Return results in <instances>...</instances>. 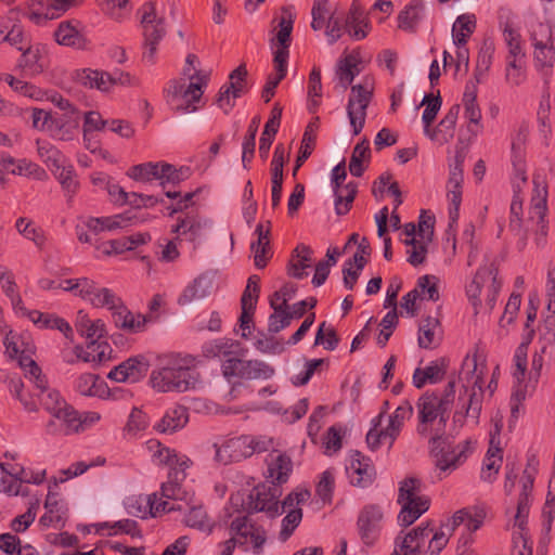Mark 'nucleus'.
Returning a JSON list of instances; mask_svg holds the SVG:
<instances>
[{
	"mask_svg": "<svg viewBox=\"0 0 555 555\" xmlns=\"http://www.w3.org/2000/svg\"><path fill=\"white\" fill-rule=\"evenodd\" d=\"M455 398V380L447 384L443 392L426 391L417 400L416 433L428 439L429 453L435 459V466L444 473L456 469L473 452L470 441L451 448L450 438L446 435L449 412Z\"/></svg>",
	"mask_w": 555,
	"mask_h": 555,
	"instance_id": "f257e3e1",
	"label": "nucleus"
},
{
	"mask_svg": "<svg viewBox=\"0 0 555 555\" xmlns=\"http://www.w3.org/2000/svg\"><path fill=\"white\" fill-rule=\"evenodd\" d=\"M198 377L192 356L167 353L157 358L150 384L159 392H184L195 387Z\"/></svg>",
	"mask_w": 555,
	"mask_h": 555,
	"instance_id": "f03ea898",
	"label": "nucleus"
},
{
	"mask_svg": "<svg viewBox=\"0 0 555 555\" xmlns=\"http://www.w3.org/2000/svg\"><path fill=\"white\" fill-rule=\"evenodd\" d=\"M222 375L231 382L232 378L240 379H269L274 375V369L260 360H243L228 358L221 365Z\"/></svg>",
	"mask_w": 555,
	"mask_h": 555,
	"instance_id": "7ed1b4c3",
	"label": "nucleus"
},
{
	"mask_svg": "<svg viewBox=\"0 0 555 555\" xmlns=\"http://www.w3.org/2000/svg\"><path fill=\"white\" fill-rule=\"evenodd\" d=\"M295 15L291 8H282V13L279 22V30L272 42H275L276 50L274 51V68L275 74L286 76L287 74V60L289 56V47L292 43V31Z\"/></svg>",
	"mask_w": 555,
	"mask_h": 555,
	"instance_id": "20e7f679",
	"label": "nucleus"
},
{
	"mask_svg": "<svg viewBox=\"0 0 555 555\" xmlns=\"http://www.w3.org/2000/svg\"><path fill=\"white\" fill-rule=\"evenodd\" d=\"M384 512L379 504H365L358 514L357 530L365 546L372 547L379 540L383 530Z\"/></svg>",
	"mask_w": 555,
	"mask_h": 555,
	"instance_id": "39448f33",
	"label": "nucleus"
},
{
	"mask_svg": "<svg viewBox=\"0 0 555 555\" xmlns=\"http://www.w3.org/2000/svg\"><path fill=\"white\" fill-rule=\"evenodd\" d=\"M76 328L81 336L90 340L88 349H91L93 352L96 351V354L92 357V360L98 359V361L102 362L109 359L112 349L108 344L98 343L100 338L106 335V325L101 319L92 321L86 313L79 311Z\"/></svg>",
	"mask_w": 555,
	"mask_h": 555,
	"instance_id": "423d86ee",
	"label": "nucleus"
},
{
	"mask_svg": "<svg viewBox=\"0 0 555 555\" xmlns=\"http://www.w3.org/2000/svg\"><path fill=\"white\" fill-rule=\"evenodd\" d=\"M372 96L373 87L367 80L365 83H359L351 87V93L347 104V114L354 135H358L364 127L366 108Z\"/></svg>",
	"mask_w": 555,
	"mask_h": 555,
	"instance_id": "0eeeda50",
	"label": "nucleus"
},
{
	"mask_svg": "<svg viewBox=\"0 0 555 555\" xmlns=\"http://www.w3.org/2000/svg\"><path fill=\"white\" fill-rule=\"evenodd\" d=\"M247 76L246 64L242 63L230 73L229 82L220 88L216 103L224 114H229L234 107V102L231 99H238L248 92Z\"/></svg>",
	"mask_w": 555,
	"mask_h": 555,
	"instance_id": "6e6552de",
	"label": "nucleus"
},
{
	"mask_svg": "<svg viewBox=\"0 0 555 555\" xmlns=\"http://www.w3.org/2000/svg\"><path fill=\"white\" fill-rule=\"evenodd\" d=\"M281 490L278 487L260 483L253 488L247 498V511L249 513L266 512L270 518L282 514L278 499Z\"/></svg>",
	"mask_w": 555,
	"mask_h": 555,
	"instance_id": "1a4fd4ad",
	"label": "nucleus"
},
{
	"mask_svg": "<svg viewBox=\"0 0 555 555\" xmlns=\"http://www.w3.org/2000/svg\"><path fill=\"white\" fill-rule=\"evenodd\" d=\"M150 370V362L143 354L130 357L107 374V378L116 383L135 384L142 380Z\"/></svg>",
	"mask_w": 555,
	"mask_h": 555,
	"instance_id": "9d476101",
	"label": "nucleus"
},
{
	"mask_svg": "<svg viewBox=\"0 0 555 555\" xmlns=\"http://www.w3.org/2000/svg\"><path fill=\"white\" fill-rule=\"evenodd\" d=\"M216 449V460L222 464L240 462L251 456L256 451L254 440L247 436L232 438L221 446L214 444Z\"/></svg>",
	"mask_w": 555,
	"mask_h": 555,
	"instance_id": "9b49d317",
	"label": "nucleus"
},
{
	"mask_svg": "<svg viewBox=\"0 0 555 555\" xmlns=\"http://www.w3.org/2000/svg\"><path fill=\"white\" fill-rule=\"evenodd\" d=\"M115 326L128 334H139L147 330V325L153 320L151 317H143L142 313H132L127 306L119 304L115 310L111 312Z\"/></svg>",
	"mask_w": 555,
	"mask_h": 555,
	"instance_id": "f8f14e48",
	"label": "nucleus"
},
{
	"mask_svg": "<svg viewBox=\"0 0 555 555\" xmlns=\"http://www.w3.org/2000/svg\"><path fill=\"white\" fill-rule=\"evenodd\" d=\"M350 457V466L347 469L350 472L351 483L360 488L370 487L376 478V470L371 459L357 450L351 452Z\"/></svg>",
	"mask_w": 555,
	"mask_h": 555,
	"instance_id": "ddd939ff",
	"label": "nucleus"
},
{
	"mask_svg": "<svg viewBox=\"0 0 555 555\" xmlns=\"http://www.w3.org/2000/svg\"><path fill=\"white\" fill-rule=\"evenodd\" d=\"M50 414L54 418L47 425V430L50 434L70 435L80 430L79 413L68 403Z\"/></svg>",
	"mask_w": 555,
	"mask_h": 555,
	"instance_id": "4468645a",
	"label": "nucleus"
},
{
	"mask_svg": "<svg viewBox=\"0 0 555 555\" xmlns=\"http://www.w3.org/2000/svg\"><path fill=\"white\" fill-rule=\"evenodd\" d=\"M434 532L430 522L422 524L418 527L409 531L402 539L399 550H395L397 555H420L429 535ZM399 537L396 539L398 543Z\"/></svg>",
	"mask_w": 555,
	"mask_h": 555,
	"instance_id": "2eb2a0df",
	"label": "nucleus"
},
{
	"mask_svg": "<svg viewBox=\"0 0 555 555\" xmlns=\"http://www.w3.org/2000/svg\"><path fill=\"white\" fill-rule=\"evenodd\" d=\"M212 289V279L202 274L193 280L178 298V305L186 308H195L201 300L210 294Z\"/></svg>",
	"mask_w": 555,
	"mask_h": 555,
	"instance_id": "dca6fc26",
	"label": "nucleus"
},
{
	"mask_svg": "<svg viewBox=\"0 0 555 555\" xmlns=\"http://www.w3.org/2000/svg\"><path fill=\"white\" fill-rule=\"evenodd\" d=\"M486 515L483 507L462 508L453 514L444 527L453 533L461 525H465L468 532H475L482 526Z\"/></svg>",
	"mask_w": 555,
	"mask_h": 555,
	"instance_id": "f3484780",
	"label": "nucleus"
},
{
	"mask_svg": "<svg viewBox=\"0 0 555 555\" xmlns=\"http://www.w3.org/2000/svg\"><path fill=\"white\" fill-rule=\"evenodd\" d=\"M267 472L266 478L272 486L278 487L287 482L293 472V462L285 453H271L266 459Z\"/></svg>",
	"mask_w": 555,
	"mask_h": 555,
	"instance_id": "a211bd4d",
	"label": "nucleus"
},
{
	"mask_svg": "<svg viewBox=\"0 0 555 555\" xmlns=\"http://www.w3.org/2000/svg\"><path fill=\"white\" fill-rule=\"evenodd\" d=\"M22 55L17 61V66L27 70L30 75L41 74L48 67V59L46 48L36 44L23 49Z\"/></svg>",
	"mask_w": 555,
	"mask_h": 555,
	"instance_id": "6ab92c4d",
	"label": "nucleus"
},
{
	"mask_svg": "<svg viewBox=\"0 0 555 555\" xmlns=\"http://www.w3.org/2000/svg\"><path fill=\"white\" fill-rule=\"evenodd\" d=\"M78 125L79 118L77 115L52 114L47 131L56 140L69 141L74 138Z\"/></svg>",
	"mask_w": 555,
	"mask_h": 555,
	"instance_id": "aec40b11",
	"label": "nucleus"
},
{
	"mask_svg": "<svg viewBox=\"0 0 555 555\" xmlns=\"http://www.w3.org/2000/svg\"><path fill=\"white\" fill-rule=\"evenodd\" d=\"M78 24V22L74 24L73 21L61 22L54 31L55 41L61 46L85 50L88 46V40L77 29Z\"/></svg>",
	"mask_w": 555,
	"mask_h": 555,
	"instance_id": "412c9836",
	"label": "nucleus"
},
{
	"mask_svg": "<svg viewBox=\"0 0 555 555\" xmlns=\"http://www.w3.org/2000/svg\"><path fill=\"white\" fill-rule=\"evenodd\" d=\"M472 365L473 369L468 373L472 374L474 377L473 387L469 393V398L467 403H465L463 406L466 410V415L470 416L475 420L479 418L480 412H481V405H482V397H483V376L482 372L477 374V359L474 357L472 359Z\"/></svg>",
	"mask_w": 555,
	"mask_h": 555,
	"instance_id": "4be33fe9",
	"label": "nucleus"
},
{
	"mask_svg": "<svg viewBox=\"0 0 555 555\" xmlns=\"http://www.w3.org/2000/svg\"><path fill=\"white\" fill-rule=\"evenodd\" d=\"M460 104L452 105L435 129L427 135L440 143H448L454 137L455 125L460 114Z\"/></svg>",
	"mask_w": 555,
	"mask_h": 555,
	"instance_id": "5701e85b",
	"label": "nucleus"
},
{
	"mask_svg": "<svg viewBox=\"0 0 555 555\" xmlns=\"http://www.w3.org/2000/svg\"><path fill=\"white\" fill-rule=\"evenodd\" d=\"M76 79L85 87L108 92L112 89V74L101 69L83 68L76 73Z\"/></svg>",
	"mask_w": 555,
	"mask_h": 555,
	"instance_id": "b1692460",
	"label": "nucleus"
},
{
	"mask_svg": "<svg viewBox=\"0 0 555 555\" xmlns=\"http://www.w3.org/2000/svg\"><path fill=\"white\" fill-rule=\"evenodd\" d=\"M401 509L398 514V524L401 527H409L415 522L424 513L429 509L430 499L429 498H416L411 502H404L401 504Z\"/></svg>",
	"mask_w": 555,
	"mask_h": 555,
	"instance_id": "393cba45",
	"label": "nucleus"
},
{
	"mask_svg": "<svg viewBox=\"0 0 555 555\" xmlns=\"http://www.w3.org/2000/svg\"><path fill=\"white\" fill-rule=\"evenodd\" d=\"M312 249L305 245L299 244L293 250L292 259L288 262L287 273L295 279H304L308 275L306 269L310 267L312 258Z\"/></svg>",
	"mask_w": 555,
	"mask_h": 555,
	"instance_id": "a878e982",
	"label": "nucleus"
},
{
	"mask_svg": "<svg viewBox=\"0 0 555 555\" xmlns=\"http://www.w3.org/2000/svg\"><path fill=\"white\" fill-rule=\"evenodd\" d=\"M319 117H314L306 127L301 145L299 149L298 156L295 160V166L293 169V176L295 177L297 175L298 169L302 166V164L310 157L312 154L314 146H315V131L319 128Z\"/></svg>",
	"mask_w": 555,
	"mask_h": 555,
	"instance_id": "bb28decb",
	"label": "nucleus"
},
{
	"mask_svg": "<svg viewBox=\"0 0 555 555\" xmlns=\"http://www.w3.org/2000/svg\"><path fill=\"white\" fill-rule=\"evenodd\" d=\"M189 422L188 409L183 405H176L169 409L155 428L160 433H175L183 428Z\"/></svg>",
	"mask_w": 555,
	"mask_h": 555,
	"instance_id": "cd10ccee",
	"label": "nucleus"
},
{
	"mask_svg": "<svg viewBox=\"0 0 555 555\" xmlns=\"http://www.w3.org/2000/svg\"><path fill=\"white\" fill-rule=\"evenodd\" d=\"M424 2L423 0H412L398 15V28L415 33L418 23L423 18Z\"/></svg>",
	"mask_w": 555,
	"mask_h": 555,
	"instance_id": "c85d7f7f",
	"label": "nucleus"
},
{
	"mask_svg": "<svg viewBox=\"0 0 555 555\" xmlns=\"http://www.w3.org/2000/svg\"><path fill=\"white\" fill-rule=\"evenodd\" d=\"M499 444L498 442V444L494 446V436H492L481 470V479L485 481L492 482L500 470L503 461V450Z\"/></svg>",
	"mask_w": 555,
	"mask_h": 555,
	"instance_id": "c756f323",
	"label": "nucleus"
},
{
	"mask_svg": "<svg viewBox=\"0 0 555 555\" xmlns=\"http://www.w3.org/2000/svg\"><path fill=\"white\" fill-rule=\"evenodd\" d=\"M36 144L39 157L51 170V172L53 169L59 170L61 166L69 162L66 156L49 141L37 140Z\"/></svg>",
	"mask_w": 555,
	"mask_h": 555,
	"instance_id": "7c9ffc66",
	"label": "nucleus"
},
{
	"mask_svg": "<svg viewBox=\"0 0 555 555\" xmlns=\"http://www.w3.org/2000/svg\"><path fill=\"white\" fill-rule=\"evenodd\" d=\"M371 158L370 142L366 138L362 139L354 147L349 162V171L354 177H362Z\"/></svg>",
	"mask_w": 555,
	"mask_h": 555,
	"instance_id": "2f4dec72",
	"label": "nucleus"
},
{
	"mask_svg": "<svg viewBox=\"0 0 555 555\" xmlns=\"http://www.w3.org/2000/svg\"><path fill=\"white\" fill-rule=\"evenodd\" d=\"M476 29V17L474 14H462L453 24L452 35L455 46H465L468 38Z\"/></svg>",
	"mask_w": 555,
	"mask_h": 555,
	"instance_id": "473e14b6",
	"label": "nucleus"
},
{
	"mask_svg": "<svg viewBox=\"0 0 555 555\" xmlns=\"http://www.w3.org/2000/svg\"><path fill=\"white\" fill-rule=\"evenodd\" d=\"M413 414V406L410 402L405 401L399 405L389 417L388 426L385 429V434H389V446L391 447L397 436L400 433L401 427L406 418Z\"/></svg>",
	"mask_w": 555,
	"mask_h": 555,
	"instance_id": "72a5a7b5",
	"label": "nucleus"
},
{
	"mask_svg": "<svg viewBox=\"0 0 555 555\" xmlns=\"http://www.w3.org/2000/svg\"><path fill=\"white\" fill-rule=\"evenodd\" d=\"M270 307L273 309V313L269 317L268 332L276 334L289 326L295 318L291 313V307L279 306L274 299L270 300Z\"/></svg>",
	"mask_w": 555,
	"mask_h": 555,
	"instance_id": "f704fd0d",
	"label": "nucleus"
},
{
	"mask_svg": "<svg viewBox=\"0 0 555 555\" xmlns=\"http://www.w3.org/2000/svg\"><path fill=\"white\" fill-rule=\"evenodd\" d=\"M346 31L356 40L366 37L369 23L362 17V12L352 3L349 13L345 20Z\"/></svg>",
	"mask_w": 555,
	"mask_h": 555,
	"instance_id": "c9c22d12",
	"label": "nucleus"
},
{
	"mask_svg": "<svg viewBox=\"0 0 555 555\" xmlns=\"http://www.w3.org/2000/svg\"><path fill=\"white\" fill-rule=\"evenodd\" d=\"M52 173L59 180L63 191L68 196V201L77 193L79 189V182L74 169V166L67 162L61 166L60 169H53Z\"/></svg>",
	"mask_w": 555,
	"mask_h": 555,
	"instance_id": "e433bc0d",
	"label": "nucleus"
},
{
	"mask_svg": "<svg viewBox=\"0 0 555 555\" xmlns=\"http://www.w3.org/2000/svg\"><path fill=\"white\" fill-rule=\"evenodd\" d=\"M166 31L151 29L147 33H143V52L142 62L147 65H154L157 60V46L165 37Z\"/></svg>",
	"mask_w": 555,
	"mask_h": 555,
	"instance_id": "4c0bfd02",
	"label": "nucleus"
},
{
	"mask_svg": "<svg viewBox=\"0 0 555 555\" xmlns=\"http://www.w3.org/2000/svg\"><path fill=\"white\" fill-rule=\"evenodd\" d=\"M498 274V270L491 266L489 268L483 267L477 270L473 281L466 287V294L472 305L477 308L480 306V293L486 276H493Z\"/></svg>",
	"mask_w": 555,
	"mask_h": 555,
	"instance_id": "58836bf2",
	"label": "nucleus"
},
{
	"mask_svg": "<svg viewBox=\"0 0 555 555\" xmlns=\"http://www.w3.org/2000/svg\"><path fill=\"white\" fill-rule=\"evenodd\" d=\"M533 186L529 214H545L547 211V185L544 178L540 175H534Z\"/></svg>",
	"mask_w": 555,
	"mask_h": 555,
	"instance_id": "ea45409f",
	"label": "nucleus"
},
{
	"mask_svg": "<svg viewBox=\"0 0 555 555\" xmlns=\"http://www.w3.org/2000/svg\"><path fill=\"white\" fill-rule=\"evenodd\" d=\"M440 322L436 318L427 317L424 319L418 328V346L424 349H430L439 344L436 336V328Z\"/></svg>",
	"mask_w": 555,
	"mask_h": 555,
	"instance_id": "a19ab883",
	"label": "nucleus"
},
{
	"mask_svg": "<svg viewBox=\"0 0 555 555\" xmlns=\"http://www.w3.org/2000/svg\"><path fill=\"white\" fill-rule=\"evenodd\" d=\"M240 343L228 338H218L203 346V354L207 358L228 357L236 352Z\"/></svg>",
	"mask_w": 555,
	"mask_h": 555,
	"instance_id": "79ce46f5",
	"label": "nucleus"
},
{
	"mask_svg": "<svg viewBox=\"0 0 555 555\" xmlns=\"http://www.w3.org/2000/svg\"><path fill=\"white\" fill-rule=\"evenodd\" d=\"M260 124V116H255L247 129L242 144V163L245 169H248V163L251 162L255 155L256 135Z\"/></svg>",
	"mask_w": 555,
	"mask_h": 555,
	"instance_id": "37998d69",
	"label": "nucleus"
},
{
	"mask_svg": "<svg viewBox=\"0 0 555 555\" xmlns=\"http://www.w3.org/2000/svg\"><path fill=\"white\" fill-rule=\"evenodd\" d=\"M421 105L426 106L423 112L422 120L424 124V131L427 134V133H429L430 126L434 122V120L436 119L437 114L440 111L441 105H442V99L440 95V91L438 90L436 94H434V93L426 94L423 98Z\"/></svg>",
	"mask_w": 555,
	"mask_h": 555,
	"instance_id": "c03bdc74",
	"label": "nucleus"
},
{
	"mask_svg": "<svg viewBox=\"0 0 555 555\" xmlns=\"http://www.w3.org/2000/svg\"><path fill=\"white\" fill-rule=\"evenodd\" d=\"M160 185L165 189L166 184L178 185L180 182L189 179L191 176L190 167L176 168L173 165L162 162L160 166Z\"/></svg>",
	"mask_w": 555,
	"mask_h": 555,
	"instance_id": "a18cd8bd",
	"label": "nucleus"
},
{
	"mask_svg": "<svg viewBox=\"0 0 555 555\" xmlns=\"http://www.w3.org/2000/svg\"><path fill=\"white\" fill-rule=\"evenodd\" d=\"M416 498H428L422 494V481L415 477H406L400 481L397 499L398 504H404V502L409 500L413 502Z\"/></svg>",
	"mask_w": 555,
	"mask_h": 555,
	"instance_id": "49530a36",
	"label": "nucleus"
},
{
	"mask_svg": "<svg viewBox=\"0 0 555 555\" xmlns=\"http://www.w3.org/2000/svg\"><path fill=\"white\" fill-rule=\"evenodd\" d=\"M102 529L114 530V532H108L107 535H109V537L117 534V533H125V534L130 535L131 538H139V539L142 538V531L139 527L138 521H135L133 519H129V518L121 519V520L115 521L113 524L108 522V521L101 522L98 525V531H100Z\"/></svg>",
	"mask_w": 555,
	"mask_h": 555,
	"instance_id": "de8ad7c7",
	"label": "nucleus"
},
{
	"mask_svg": "<svg viewBox=\"0 0 555 555\" xmlns=\"http://www.w3.org/2000/svg\"><path fill=\"white\" fill-rule=\"evenodd\" d=\"M162 162L143 163L129 168L127 175L137 181L147 182L153 179L159 180Z\"/></svg>",
	"mask_w": 555,
	"mask_h": 555,
	"instance_id": "09e8293b",
	"label": "nucleus"
},
{
	"mask_svg": "<svg viewBox=\"0 0 555 555\" xmlns=\"http://www.w3.org/2000/svg\"><path fill=\"white\" fill-rule=\"evenodd\" d=\"M0 469L7 476H10L21 482H26V483L40 485L41 482H43L44 477H46V470L40 472V473L30 472L28 474V473H26L25 468L22 466L15 467V466H11L5 463H0Z\"/></svg>",
	"mask_w": 555,
	"mask_h": 555,
	"instance_id": "8fccbe9b",
	"label": "nucleus"
},
{
	"mask_svg": "<svg viewBox=\"0 0 555 555\" xmlns=\"http://www.w3.org/2000/svg\"><path fill=\"white\" fill-rule=\"evenodd\" d=\"M184 522L188 527L206 531L207 533H210L214 528V524L210 521L206 511L202 506L191 507L189 513L185 515Z\"/></svg>",
	"mask_w": 555,
	"mask_h": 555,
	"instance_id": "3c124183",
	"label": "nucleus"
},
{
	"mask_svg": "<svg viewBox=\"0 0 555 555\" xmlns=\"http://www.w3.org/2000/svg\"><path fill=\"white\" fill-rule=\"evenodd\" d=\"M191 82L184 87L183 98L190 96L193 101H201L204 88L208 85L209 75L203 74L201 70H195L194 74L189 75Z\"/></svg>",
	"mask_w": 555,
	"mask_h": 555,
	"instance_id": "603ef678",
	"label": "nucleus"
},
{
	"mask_svg": "<svg viewBox=\"0 0 555 555\" xmlns=\"http://www.w3.org/2000/svg\"><path fill=\"white\" fill-rule=\"evenodd\" d=\"M180 474L179 472L168 473V480L163 482L160 487V492L164 498L170 500H182L184 498V491L181 486L184 479Z\"/></svg>",
	"mask_w": 555,
	"mask_h": 555,
	"instance_id": "864d4df0",
	"label": "nucleus"
},
{
	"mask_svg": "<svg viewBox=\"0 0 555 555\" xmlns=\"http://www.w3.org/2000/svg\"><path fill=\"white\" fill-rule=\"evenodd\" d=\"M140 12H142L141 25L143 33H147V30L151 29L166 31L164 20L157 17L155 3L153 1L145 2L140 9Z\"/></svg>",
	"mask_w": 555,
	"mask_h": 555,
	"instance_id": "5fc2aeb1",
	"label": "nucleus"
},
{
	"mask_svg": "<svg viewBox=\"0 0 555 555\" xmlns=\"http://www.w3.org/2000/svg\"><path fill=\"white\" fill-rule=\"evenodd\" d=\"M464 117L468 120L467 130L473 137H477L483 129L481 124V109L477 102L463 103Z\"/></svg>",
	"mask_w": 555,
	"mask_h": 555,
	"instance_id": "6e6d98bb",
	"label": "nucleus"
},
{
	"mask_svg": "<svg viewBox=\"0 0 555 555\" xmlns=\"http://www.w3.org/2000/svg\"><path fill=\"white\" fill-rule=\"evenodd\" d=\"M90 302L95 308L106 307L112 312L119 304L122 302V299L112 289L102 287L96 291L93 297H90Z\"/></svg>",
	"mask_w": 555,
	"mask_h": 555,
	"instance_id": "4d7b16f0",
	"label": "nucleus"
},
{
	"mask_svg": "<svg viewBox=\"0 0 555 555\" xmlns=\"http://www.w3.org/2000/svg\"><path fill=\"white\" fill-rule=\"evenodd\" d=\"M202 224L193 216H186L185 218H179L176 225L172 227L171 232L188 235L190 241H195L201 233Z\"/></svg>",
	"mask_w": 555,
	"mask_h": 555,
	"instance_id": "13d9d810",
	"label": "nucleus"
},
{
	"mask_svg": "<svg viewBox=\"0 0 555 555\" xmlns=\"http://www.w3.org/2000/svg\"><path fill=\"white\" fill-rule=\"evenodd\" d=\"M301 519L302 511L300 507L288 511L287 515L282 520V529L279 534L282 542H285L291 538L294 530L299 526Z\"/></svg>",
	"mask_w": 555,
	"mask_h": 555,
	"instance_id": "bf43d9fd",
	"label": "nucleus"
},
{
	"mask_svg": "<svg viewBox=\"0 0 555 555\" xmlns=\"http://www.w3.org/2000/svg\"><path fill=\"white\" fill-rule=\"evenodd\" d=\"M325 322H322L315 334L314 345H324L326 350H335L339 344V337L334 327L328 326L325 330Z\"/></svg>",
	"mask_w": 555,
	"mask_h": 555,
	"instance_id": "052dcab7",
	"label": "nucleus"
},
{
	"mask_svg": "<svg viewBox=\"0 0 555 555\" xmlns=\"http://www.w3.org/2000/svg\"><path fill=\"white\" fill-rule=\"evenodd\" d=\"M352 68H356V57L352 55H347L337 63L336 76L344 89H347L353 81Z\"/></svg>",
	"mask_w": 555,
	"mask_h": 555,
	"instance_id": "680f3d73",
	"label": "nucleus"
},
{
	"mask_svg": "<svg viewBox=\"0 0 555 555\" xmlns=\"http://www.w3.org/2000/svg\"><path fill=\"white\" fill-rule=\"evenodd\" d=\"M25 39L24 29L21 25L14 24L11 27L5 23L0 35V43L8 42L10 46L17 48L23 51V43Z\"/></svg>",
	"mask_w": 555,
	"mask_h": 555,
	"instance_id": "e2e57ef3",
	"label": "nucleus"
},
{
	"mask_svg": "<svg viewBox=\"0 0 555 555\" xmlns=\"http://www.w3.org/2000/svg\"><path fill=\"white\" fill-rule=\"evenodd\" d=\"M449 366V360L444 357L431 361L426 367H424L425 376L428 378L429 384H437L441 382Z\"/></svg>",
	"mask_w": 555,
	"mask_h": 555,
	"instance_id": "0e129e2a",
	"label": "nucleus"
},
{
	"mask_svg": "<svg viewBox=\"0 0 555 555\" xmlns=\"http://www.w3.org/2000/svg\"><path fill=\"white\" fill-rule=\"evenodd\" d=\"M398 324V313L397 309H391L386 313V315L383 318L380 325L383 326V330L379 332L377 336V344L380 347H385L387 341L389 340L390 336L392 335V330Z\"/></svg>",
	"mask_w": 555,
	"mask_h": 555,
	"instance_id": "69168bd1",
	"label": "nucleus"
},
{
	"mask_svg": "<svg viewBox=\"0 0 555 555\" xmlns=\"http://www.w3.org/2000/svg\"><path fill=\"white\" fill-rule=\"evenodd\" d=\"M0 80L7 82L15 92L22 95L34 98L37 93V88L34 85L20 80L11 74L1 73Z\"/></svg>",
	"mask_w": 555,
	"mask_h": 555,
	"instance_id": "338daca9",
	"label": "nucleus"
},
{
	"mask_svg": "<svg viewBox=\"0 0 555 555\" xmlns=\"http://www.w3.org/2000/svg\"><path fill=\"white\" fill-rule=\"evenodd\" d=\"M534 41V62L537 67H545V66H553V61L555 59V51L552 47H547L546 43H543L542 41H537L535 38H533Z\"/></svg>",
	"mask_w": 555,
	"mask_h": 555,
	"instance_id": "774afa93",
	"label": "nucleus"
}]
</instances>
